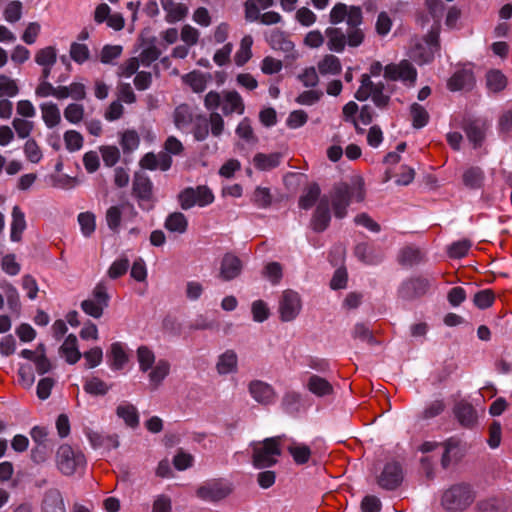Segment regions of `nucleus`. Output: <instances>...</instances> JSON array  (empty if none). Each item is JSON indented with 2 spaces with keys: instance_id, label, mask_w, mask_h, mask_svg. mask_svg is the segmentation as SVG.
Returning a JSON list of instances; mask_svg holds the SVG:
<instances>
[{
  "instance_id": "nucleus-1",
  "label": "nucleus",
  "mask_w": 512,
  "mask_h": 512,
  "mask_svg": "<svg viewBox=\"0 0 512 512\" xmlns=\"http://www.w3.org/2000/svg\"><path fill=\"white\" fill-rule=\"evenodd\" d=\"M285 436H275L266 438L263 441L253 442L252 463L258 469L267 468L275 465L278 457L281 455V445Z\"/></svg>"
},
{
  "instance_id": "nucleus-2",
  "label": "nucleus",
  "mask_w": 512,
  "mask_h": 512,
  "mask_svg": "<svg viewBox=\"0 0 512 512\" xmlns=\"http://www.w3.org/2000/svg\"><path fill=\"white\" fill-rule=\"evenodd\" d=\"M365 192L361 182L348 185L341 183L334 187L331 200L335 217L344 218L347 214V207L352 200L361 202L364 199Z\"/></svg>"
},
{
  "instance_id": "nucleus-3",
  "label": "nucleus",
  "mask_w": 512,
  "mask_h": 512,
  "mask_svg": "<svg viewBox=\"0 0 512 512\" xmlns=\"http://www.w3.org/2000/svg\"><path fill=\"white\" fill-rule=\"evenodd\" d=\"M56 465L63 475L71 476L85 467L86 458L79 449L63 444L57 449Z\"/></svg>"
},
{
  "instance_id": "nucleus-4",
  "label": "nucleus",
  "mask_w": 512,
  "mask_h": 512,
  "mask_svg": "<svg viewBox=\"0 0 512 512\" xmlns=\"http://www.w3.org/2000/svg\"><path fill=\"white\" fill-rule=\"evenodd\" d=\"M475 494L468 484H456L446 490L442 496V505L449 511H463L474 501Z\"/></svg>"
},
{
  "instance_id": "nucleus-5",
  "label": "nucleus",
  "mask_w": 512,
  "mask_h": 512,
  "mask_svg": "<svg viewBox=\"0 0 512 512\" xmlns=\"http://www.w3.org/2000/svg\"><path fill=\"white\" fill-rule=\"evenodd\" d=\"M371 97L373 103L380 109L386 108L390 101V95L385 93L382 82L374 83L368 74L361 76V85L355 93V98L365 101Z\"/></svg>"
},
{
  "instance_id": "nucleus-6",
  "label": "nucleus",
  "mask_w": 512,
  "mask_h": 512,
  "mask_svg": "<svg viewBox=\"0 0 512 512\" xmlns=\"http://www.w3.org/2000/svg\"><path fill=\"white\" fill-rule=\"evenodd\" d=\"M132 195L142 210L150 211L154 208L153 183L144 173H135L132 182Z\"/></svg>"
},
{
  "instance_id": "nucleus-7",
  "label": "nucleus",
  "mask_w": 512,
  "mask_h": 512,
  "mask_svg": "<svg viewBox=\"0 0 512 512\" xmlns=\"http://www.w3.org/2000/svg\"><path fill=\"white\" fill-rule=\"evenodd\" d=\"M214 201V195L207 186L188 187L178 195V202L183 210H189L194 206L205 207Z\"/></svg>"
},
{
  "instance_id": "nucleus-8",
  "label": "nucleus",
  "mask_w": 512,
  "mask_h": 512,
  "mask_svg": "<svg viewBox=\"0 0 512 512\" xmlns=\"http://www.w3.org/2000/svg\"><path fill=\"white\" fill-rule=\"evenodd\" d=\"M302 303L299 294L293 290H285L279 300V314L284 322L294 320L301 311Z\"/></svg>"
},
{
  "instance_id": "nucleus-9",
  "label": "nucleus",
  "mask_w": 512,
  "mask_h": 512,
  "mask_svg": "<svg viewBox=\"0 0 512 512\" xmlns=\"http://www.w3.org/2000/svg\"><path fill=\"white\" fill-rule=\"evenodd\" d=\"M384 76L389 80H401L405 83L414 84L417 72L410 62L404 60L399 64L387 65L384 69Z\"/></svg>"
},
{
  "instance_id": "nucleus-10",
  "label": "nucleus",
  "mask_w": 512,
  "mask_h": 512,
  "mask_svg": "<svg viewBox=\"0 0 512 512\" xmlns=\"http://www.w3.org/2000/svg\"><path fill=\"white\" fill-rule=\"evenodd\" d=\"M430 286L431 281L426 277L411 278L402 283L399 288V296L405 300L415 299L425 295Z\"/></svg>"
},
{
  "instance_id": "nucleus-11",
  "label": "nucleus",
  "mask_w": 512,
  "mask_h": 512,
  "mask_svg": "<svg viewBox=\"0 0 512 512\" xmlns=\"http://www.w3.org/2000/svg\"><path fill=\"white\" fill-rule=\"evenodd\" d=\"M197 496L205 501H219L231 493L228 484L221 481L209 482L197 489Z\"/></svg>"
},
{
  "instance_id": "nucleus-12",
  "label": "nucleus",
  "mask_w": 512,
  "mask_h": 512,
  "mask_svg": "<svg viewBox=\"0 0 512 512\" xmlns=\"http://www.w3.org/2000/svg\"><path fill=\"white\" fill-rule=\"evenodd\" d=\"M251 397L262 405H270L276 399V392L274 388L261 380H253L248 386Z\"/></svg>"
},
{
  "instance_id": "nucleus-13",
  "label": "nucleus",
  "mask_w": 512,
  "mask_h": 512,
  "mask_svg": "<svg viewBox=\"0 0 512 512\" xmlns=\"http://www.w3.org/2000/svg\"><path fill=\"white\" fill-rule=\"evenodd\" d=\"M403 475L401 466L396 463H387L378 478V484L387 490L397 488L402 482Z\"/></svg>"
},
{
  "instance_id": "nucleus-14",
  "label": "nucleus",
  "mask_w": 512,
  "mask_h": 512,
  "mask_svg": "<svg viewBox=\"0 0 512 512\" xmlns=\"http://www.w3.org/2000/svg\"><path fill=\"white\" fill-rule=\"evenodd\" d=\"M330 220L329 200L327 197H323L320 199L311 218V228L315 232H323L329 226Z\"/></svg>"
},
{
  "instance_id": "nucleus-15",
  "label": "nucleus",
  "mask_w": 512,
  "mask_h": 512,
  "mask_svg": "<svg viewBox=\"0 0 512 512\" xmlns=\"http://www.w3.org/2000/svg\"><path fill=\"white\" fill-rule=\"evenodd\" d=\"M241 270V260L237 256L227 253L221 260L219 277L224 281H230L238 277Z\"/></svg>"
},
{
  "instance_id": "nucleus-16",
  "label": "nucleus",
  "mask_w": 512,
  "mask_h": 512,
  "mask_svg": "<svg viewBox=\"0 0 512 512\" xmlns=\"http://www.w3.org/2000/svg\"><path fill=\"white\" fill-rule=\"evenodd\" d=\"M41 512H67L63 496L56 488L45 491L41 502Z\"/></svg>"
},
{
  "instance_id": "nucleus-17",
  "label": "nucleus",
  "mask_w": 512,
  "mask_h": 512,
  "mask_svg": "<svg viewBox=\"0 0 512 512\" xmlns=\"http://www.w3.org/2000/svg\"><path fill=\"white\" fill-rule=\"evenodd\" d=\"M265 38L273 50H279L284 53H290L294 50V43L285 32L279 29L270 30L265 34Z\"/></svg>"
},
{
  "instance_id": "nucleus-18",
  "label": "nucleus",
  "mask_w": 512,
  "mask_h": 512,
  "mask_svg": "<svg viewBox=\"0 0 512 512\" xmlns=\"http://www.w3.org/2000/svg\"><path fill=\"white\" fill-rule=\"evenodd\" d=\"M196 114L187 104L177 106L173 112V122L178 130L183 133H189Z\"/></svg>"
},
{
  "instance_id": "nucleus-19",
  "label": "nucleus",
  "mask_w": 512,
  "mask_h": 512,
  "mask_svg": "<svg viewBox=\"0 0 512 512\" xmlns=\"http://www.w3.org/2000/svg\"><path fill=\"white\" fill-rule=\"evenodd\" d=\"M160 3L166 13L165 20L167 23L179 22L188 14V7L185 4L177 3L174 0H160Z\"/></svg>"
},
{
  "instance_id": "nucleus-20",
  "label": "nucleus",
  "mask_w": 512,
  "mask_h": 512,
  "mask_svg": "<svg viewBox=\"0 0 512 512\" xmlns=\"http://www.w3.org/2000/svg\"><path fill=\"white\" fill-rule=\"evenodd\" d=\"M454 414L463 427L472 428L477 422V413L468 402H458L454 407Z\"/></svg>"
},
{
  "instance_id": "nucleus-21",
  "label": "nucleus",
  "mask_w": 512,
  "mask_h": 512,
  "mask_svg": "<svg viewBox=\"0 0 512 512\" xmlns=\"http://www.w3.org/2000/svg\"><path fill=\"white\" fill-rule=\"evenodd\" d=\"M245 111L243 98L237 91H226L223 94L222 112L225 115L237 113L242 115Z\"/></svg>"
},
{
  "instance_id": "nucleus-22",
  "label": "nucleus",
  "mask_w": 512,
  "mask_h": 512,
  "mask_svg": "<svg viewBox=\"0 0 512 512\" xmlns=\"http://www.w3.org/2000/svg\"><path fill=\"white\" fill-rule=\"evenodd\" d=\"M355 255L361 262L367 265H377L384 258L381 251L375 250L367 243H359L355 247Z\"/></svg>"
},
{
  "instance_id": "nucleus-23",
  "label": "nucleus",
  "mask_w": 512,
  "mask_h": 512,
  "mask_svg": "<svg viewBox=\"0 0 512 512\" xmlns=\"http://www.w3.org/2000/svg\"><path fill=\"white\" fill-rule=\"evenodd\" d=\"M463 128L474 147L480 146L485 136V122L480 119L467 120Z\"/></svg>"
},
{
  "instance_id": "nucleus-24",
  "label": "nucleus",
  "mask_w": 512,
  "mask_h": 512,
  "mask_svg": "<svg viewBox=\"0 0 512 512\" xmlns=\"http://www.w3.org/2000/svg\"><path fill=\"white\" fill-rule=\"evenodd\" d=\"M306 388L318 397H324L333 393V386L323 377L311 374L306 382Z\"/></svg>"
},
{
  "instance_id": "nucleus-25",
  "label": "nucleus",
  "mask_w": 512,
  "mask_h": 512,
  "mask_svg": "<svg viewBox=\"0 0 512 512\" xmlns=\"http://www.w3.org/2000/svg\"><path fill=\"white\" fill-rule=\"evenodd\" d=\"M59 352L68 364L77 363L81 358L77 337L74 334H69L61 345Z\"/></svg>"
},
{
  "instance_id": "nucleus-26",
  "label": "nucleus",
  "mask_w": 512,
  "mask_h": 512,
  "mask_svg": "<svg viewBox=\"0 0 512 512\" xmlns=\"http://www.w3.org/2000/svg\"><path fill=\"white\" fill-rule=\"evenodd\" d=\"M474 83L473 73L469 70H458L448 80V88L451 91H459L470 88Z\"/></svg>"
},
{
  "instance_id": "nucleus-27",
  "label": "nucleus",
  "mask_w": 512,
  "mask_h": 512,
  "mask_svg": "<svg viewBox=\"0 0 512 512\" xmlns=\"http://www.w3.org/2000/svg\"><path fill=\"white\" fill-rule=\"evenodd\" d=\"M238 357L235 351L226 350L218 357L216 370L220 375H227L237 371Z\"/></svg>"
},
{
  "instance_id": "nucleus-28",
  "label": "nucleus",
  "mask_w": 512,
  "mask_h": 512,
  "mask_svg": "<svg viewBox=\"0 0 512 512\" xmlns=\"http://www.w3.org/2000/svg\"><path fill=\"white\" fill-rule=\"evenodd\" d=\"M325 35L329 50L337 53L344 51L347 45L346 34L340 28L329 27L325 30Z\"/></svg>"
},
{
  "instance_id": "nucleus-29",
  "label": "nucleus",
  "mask_w": 512,
  "mask_h": 512,
  "mask_svg": "<svg viewBox=\"0 0 512 512\" xmlns=\"http://www.w3.org/2000/svg\"><path fill=\"white\" fill-rule=\"evenodd\" d=\"M116 414L119 418L124 420L127 426L131 428H135L139 425L138 410L129 402L119 404L116 408Z\"/></svg>"
},
{
  "instance_id": "nucleus-30",
  "label": "nucleus",
  "mask_w": 512,
  "mask_h": 512,
  "mask_svg": "<svg viewBox=\"0 0 512 512\" xmlns=\"http://www.w3.org/2000/svg\"><path fill=\"white\" fill-rule=\"evenodd\" d=\"M42 120L48 128H54L61 122L58 106L53 102H44L40 105Z\"/></svg>"
},
{
  "instance_id": "nucleus-31",
  "label": "nucleus",
  "mask_w": 512,
  "mask_h": 512,
  "mask_svg": "<svg viewBox=\"0 0 512 512\" xmlns=\"http://www.w3.org/2000/svg\"><path fill=\"white\" fill-rule=\"evenodd\" d=\"M287 451L292 456L294 462L297 465L306 464L309 461L312 454L309 446L294 440H291V442L287 446Z\"/></svg>"
},
{
  "instance_id": "nucleus-32",
  "label": "nucleus",
  "mask_w": 512,
  "mask_h": 512,
  "mask_svg": "<svg viewBox=\"0 0 512 512\" xmlns=\"http://www.w3.org/2000/svg\"><path fill=\"white\" fill-rule=\"evenodd\" d=\"M108 358L112 370H121L128 361L127 353L120 342L111 345Z\"/></svg>"
},
{
  "instance_id": "nucleus-33",
  "label": "nucleus",
  "mask_w": 512,
  "mask_h": 512,
  "mask_svg": "<svg viewBox=\"0 0 512 512\" xmlns=\"http://www.w3.org/2000/svg\"><path fill=\"white\" fill-rule=\"evenodd\" d=\"M170 372V363L165 359H160L155 366L150 369L148 374L150 384L154 389L158 388L163 380L168 376Z\"/></svg>"
},
{
  "instance_id": "nucleus-34",
  "label": "nucleus",
  "mask_w": 512,
  "mask_h": 512,
  "mask_svg": "<svg viewBox=\"0 0 512 512\" xmlns=\"http://www.w3.org/2000/svg\"><path fill=\"white\" fill-rule=\"evenodd\" d=\"M26 228L25 215L18 206H14L12 210V222L10 238L14 242L21 239V235Z\"/></svg>"
},
{
  "instance_id": "nucleus-35",
  "label": "nucleus",
  "mask_w": 512,
  "mask_h": 512,
  "mask_svg": "<svg viewBox=\"0 0 512 512\" xmlns=\"http://www.w3.org/2000/svg\"><path fill=\"white\" fill-rule=\"evenodd\" d=\"M164 227L170 232L183 234L187 231L188 220L183 213L173 212L167 216Z\"/></svg>"
},
{
  "instance_id": "nucleus-36",
  "label": "nucleus",
  "mask_w": 512,
  "mask_h": 512,
  "mask_svg": "<svg viewBox=\"0 0 512 512\" xmlns=\"http://www.w3.org/2000/svg\"><path fill=\"white\" fill-rule=\"evenodd\" d=\"M280 160V153H257L253 158V164L257 169L267 171L279 166Z\"/></svg>"
},
{
  "instance_id": "nucleus-37",
  "label": "nucleus",
  "mask_w": 512,
  "mask_h": 512,
  "mask_svg": "<svg viewBox=\"0 0 512 512\" xmlns=\"http://www.w3.org/2000/svg\"><path fill=\"white\" fill-rule=\"evenodd\" d=\"M463 183L469 189H480L484 182V172L479 167H470L463 173Z\"/></svg>"
},
{
  "instance_id": "nucleus-38",
  "label": "nucleus",
  "mask_w": 512,
  "mask_h": 512,
  "mask_svg": "<svg viewBox=\"0 0 512 512\" xmlns=\"http://www.w3.org/2000/svg\"><path fill=\"white\" fill-rule=\"evenodd\" d=\"M441 446L444 449L441 458V465L446 469L453 461H456L460 457L458 442L454 439H448L441 443Z\"/></svg>"
},
{
  "instance_id": "nucleus-39",
  "label": "nucleus",
  "mask_w": 512,
  "mask_h": 512,
  "mask_svg": "<svg viewBox=\"0 0 512 512\" xmlns=\"http://www.w3.org/2000/svg\"><path fill=\"white\" fill-rule=\"evenodd\" d=\"M486 86L491 92H500L506 88L507 78L500 70H489L486 73Z\"/></svg>"
},
{
  "instance_id": "nucleus-40",
  "label": "nucleus",
  "mask_w": 512,
  "mask_h": 512,
  "mask_svg": "<svg viewBox=\"0 0 512 512\" xmlns=\"http://www.w3.org/2000/svg\"><path fill=\"white\" fill-rule=\"evenodd\" d=\"M320 192L321 190L317 183L308 185L299 198V207L304 210L313 207L320 197Z\"/></svg>"
},
{
  "instance_id": "nucleus-41",
  "label": "nucleus",
  "mask_w": 512,
  "mask_h": 512,
  "mask_svg": "<svg viewBox=\"0 0 512 512\" xmlns=\"http://www.w3.org/2000/svg\"><path fill=\"white\" fill-rule=\"evenodd\" d=\"M110 385L98 377H91L84 381L83 389L92 396H104L110 390Z\"/></svg>"
},
{
  "instance_id": "nucleus-42",
  "label": "nucleus",
  "mask_w": 512,
  "mask_h": 512,
  "mask_svg": "<svg viewBox=\"0 0 512 512\" xmlns=\"http://www.w3.org/2000/svg\"><path fill=\"white\" fill-rule=\"evenodd\" d=\"M196 141H204L209 135L208 118L202 114H196L190 131Z\"/></svg>"
},
{
  "instance_id": "nucleus-43",
  "label": "nucleus",
  "mask_w": 512,
  "mask_h": 512,
  "mask_svg": "<svg viewBox=\"0 0 512 512\" xmlns=\"http://www.w3.org/2000/svg\"><path fill=\"white\" fill-rule=\"evenodd\" d=\"M253 45V38L250 35H246L240 42V47L234 56V61L237 66H243L252 57L251 47Z\"/></svg>"
},
{
  "instance_id": "nucleus-44",
  "label": "nucleus",
  "mask_w": 512,
  "mask_h": 512,
  "mask_svg": "<svg viewBox=\"0 0 512 512\" xmlns=\"http://www.w3.org/2000/svg\"><path fill=\"white\" fill-rule=\"evenodd\" d=\"M318 70L322 75H336L341 72V63L338 57L334 55H326L318 63Z\"/></svg>"
},
{
  "instance_id": "nucleus-45",
  "label": "nucleus",
  "mask_w": 512,
  "mask_h": 512,
  "mask_svg": "<svg viewBox=\"0 0 512 512\" xmlns=\"http://www.w3.org/2000/svg\"><path fill=\"white\" fill-rule=\"evenodd\" d=\"M302 396L296 391H287L282 398L283 409L290 414L297 413L300 410Z\"/></svg>"
},
{
  "instance_id": "nucleus-46",
  "label": "nucleus",
  "mask_w": 512,
  "mask_h": 512,
  "mask_svg": "<svg viewBox=\"0 0 512 512\" xmlns=\"http://www.w3.org/2000/svg\"><path fill=\"white\" fill-rule=\"evenodd\" d=\"M428 48L427 55L423 58L424 63L431 62L435 55L439 52V33L438 31L431 30L424 39V44Z\"/></svg>"
},
{
  "instance_id": "nucleus-47",
  "label": "nucleus",
  "mask_w": 512,
  "mask_h": 512,
  "mask_svg": "<svg viewBox=\"0 0 512 512\" xmlns=\"http://www.w3.org/2000/svg\"><path fill=\"white\" fill-rule=\"evenodd\" d=\"M412 117V125L416 129L423 128L429 122V114L427 110L418 103H413L410 107Z\"/></svg>"
},
{
  "instance_id": "nucleus-48",
  "label": "nucleus",
  "mask_w": 512,
  "mask_h": 512,
  "mask_svg": "<svg viewBox=\"0 0 512 512\" xmlns=\"http://www.w3.org/2000/svg\"><path fill=\"white\" fill-rule=\"evenodd\" d=\"M137 359L139 363V369L142 372H147L152 369L155 363L154 352L147 346H140L137 349Z\"/></svg>"
},
{
  "instance_id": "nucleus-49",
  "label": "nucleus",
  "mask_w": 512,
  "mask_h": 512,
  "mask_svg": "<svg viewBox=\"0 0 512 512\" xmlns=\"http://www.w3.org/2000/svg\"><path fill=\"white\" fill-rule=\"evenodd\" d=\"M23 4L18 0L10 1L3 10V17L8 23H16L22 18Z\"/></svg>"
},
{
  "instance_id": "nucleus-50",
  "label": "nucleus",
  "mask_w": 512,
  "mask_h": 512,
  "mask_svg": "<svg viewBox=\"0 0 512 512\" xmlns=\"http://www.w3.org/2000/svg\"><path fill=\"white\" fill-rule=\"evenodd\" d=\"M140 138L136 131L126 130L121 133L120 145L124 153H130L139 147Z\"/></svg>"
},
{
  "instance_id": "nucleus-51",
  "label": "nucleus",
  "mask_w": 512,
  "mask_h": 512,
  "mask_svg": "<svg viewBox=\"0 0 512 512\" xmlns=\"http://www.w3.org/2000/svg\"><path fill=\"white\" fill-rule=\"evenodd\" d=\"M125 207V205L121 206H111L106 211V222L107 226L110 230L113 232H118L121 224V218H122V209Z\"/></svg>"
},
{
  "instance_id": "nucleus-52",
  "label": "nucleus",
  "mask_w": 512,
  "mask_h": 512,
  "mask_svg": "<svg viewBox=\"0 0 512 512\" xmlns=\"http://www.w3.org/2000/svg\"><path fill=\"white\" fill-rule=\"evenodd\" d=\"M85 114V109L82 104L70 103L64 109V117L71 124L80 123Z\"/></svg>"
},
{
  "instance_id": "nucleus-53",
  "label": "nucleus",
  "mask_w": 512,
  "mask_h": 512,
  "mask_svg": "<svg viewBox=\"0 0 512 512\" xmlns=\"http://www.w3.org/2000/svg\"><path fill=\"white\" fill-rule=\"evenodd\" d=\"M56 60V49L52 46L40 49L35 55V62L40 66H53Z\"/></svg>"
},
{
  "instance_id": "nucleus-54",
  "label": "nucleus",
  "mask_w": 512,
  "mask_h": 512,
  "mask_svg": "<svg viewBox=\"0 0 512 512\" xmlns=\"http://www.w3.org/2000/svg\"><path fill=\"white\" fill-rule=\"evenodd\" d=\"M78 223L85 237H90L96 228L95 215L91 212H82L78 215Z\"/></svg>"
},
{
  "instance_id": "nucleus-55",
  "label": "nucleus",
  "mask_w": 512,
  "mask_h": 512,
  "mask_svg": "<svg viewBox=\"0 0 512 512\" xmlns=\"http://www.w3.org/2000/svg\"><path fill=\"white\" fill-rule=\"evenodd\" d=\"M184 79H185V82L196 93L203 92L206 89L207 78L204 74H202L200 72H197V71L190 72L185 76Z\"/></svg>"
},
{
  "instance_id": "nucleus-56",
  "label": "nucleus",
  "mask_w": 512,
  "mask_h": 512,
  "mask_svg": "<svg viewBox=\"0 0 512 512\" xmlns=\"http://www.w3.org/2000/svg\"><path fill=\"white\" fill-rule=\"evenodd\" d=\"M252 202L258 208H267L271 205L272 195L269 188L257 187L252 196Z\"/></svg>"
},
{
  "instance_id": "nucleus-57",
  "label": "nucleus",
  "mask_w": 512,
  "mask_h": 512,
  "mask_svg": "<svg viewBox=\"0 0 512 512\" xmlns=\"http://www.w3.org/2000/svg\"><path fill=\"white\" fill-rule=\"evenodd\" d=\"M103 162L106 166H114L120 159V151L116 146L103 145L99 148Z\"/></svg>"
},
{
  "instance_id": "nucleus-58",
  "label": "nucleus",
  "mask_w": 512,
  "mask_h": 512,
  "mask_svg": "<svg viewBox=\"0 0 512 512\" xmlns=\"http://www.w3.org/2000/svg\"><path fill=\"white\" fill-rule=\"evenodd\" d=\"M70 56L78 64H83L90 57V51L87 45L74 42L70 47Z\"/></svg>"
},
{
  "instance_id": "nucleus-59",
  "label": "nucleus",
  "mask_w": 512,
  "mask_h": 512,
  "mask_svg": "<svg viewBox=\"0 0 512 512\" xmlns=\"http://www.w3.org/2000/svg\"><path fill=\"white\" fill-rule=\"evenodd\" d=\"M12 126L21 139L28 138L34 129V123L23 118H14Z\"/></svg>"
},
{
  "instance_id": "nucleus-60",
  "label": "nucleus",
  "mask_w": 512,
  "mask_h": 512,
  "mask_svg": "<svg viewBox=\"0 0 512 512\" xmlns=\"http://www.w3.org/2000/svg\"><path fill=\"white\" fill-rule=\"evenodd\" d=\"M130 266L129 259L126 257L115 260L108 269V276L111 279H117L128 271Z\"/></svg>"
},
{
  "instance_id": "nucleus-61",
  "label": "nucleus",
  "mask_w": 512,
  "mask_h": 512,
  "mask_svg": "<svg viewBox=\"0 0 512 512\" xmlns=\"http://www.w3.org/2000/svg\"><path fill=\"white\" fill-rule=\"evenodd\" d=\"M19 93V88L14 79L6 75H0V97H14Z\"/></svg>"
},
{
  "instance_id": "nucleus-62",
  "label": "nucleus",
  "mask_w": 512,
  "mask_h": 512,
  "mask_svg": "<svg viewBox=\"0 0 512 512\" xmlns=\"http://www.w3.org/2000/svg\"><path fill=\"white\" fill-rule=\"evenodd\" d=\"M64 142L67 150L74 152L83 146V137L76 130H68L64 133Z\"/></svg>"
},
{
  "instance_id": "nucleus-63",
  "label": "nucleus",
  "mask_w": 512,
  "mask_h": 512,
  "mask_svg": "<svg viewBox=\"0 0 512 512\" xmlns=\"http://www.w3.org/2000/svg\"><path fill=\"white\" fill-rule=\"evenodd\" d=\"M471 246V242L467 239L454 242L450 245L448 254L451 258L460 259L468 254Z\"/></svg>"
},
{
  "instance_id": "nucleus-64",
  "label": "nucleus",
  "mask_w": 512,
  "mask_h": 512,
  "mask_svg": "<svg viewBox=\"0 0 512 512\" xmlns=\"http://www.w3.org/2000/svg\"><path fill=\"white\" fill-rule=\"evenodd\" d=\"M24 154L31 163H39L43 157L42 151L34 139H29L24 144Z\"/></svg>"
}]
</instances>
